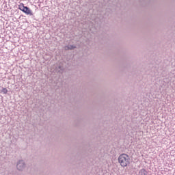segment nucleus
I'll return each mask as SVG.
<instances>
[{"label":"nucleus","mask_w":175,"mask_h":175,"mask_svg":"<svg viewBox=\"0 0 175 175\" xmlns=\"http://www.w3.org/2000/svg\"><path fill=\"white\" fill-rule=\"evenodd\" d=\"M19 10H21V12H23V13H25V14H27L28 16H32L33 14H32V10L29 9V8L27 6H24V3H21L18 5Z\"/></svg>","instance_id":"nucleus-2"},{"label":"nucleus","mask_w":175,"mask_h":175,"mask_svg":"<svg viewBox=\"0 0 175 175\" xmlns=\"http://www.w3.org/2000/svg\"><path fill=\"white\" fill-rule=\"evenodd\" d=\"M118 161L122 167H126V166L131 163L129 156L125 153L120 154Z\"/></svg>","instance_id":"nucleus-1"},{"label":"nucleus","mask_w":175,"mask_h":175,"mask_svg":"<svg viewBox=\"0 0 175 175\" xmlns=\"http://www.w3.org/2000/svg\"><path fill=\"white\" fill-rule=\"evenodd\" d=\"M27 165L25 164V161L24 160H19L16 163V168L19 172H23L24 169H25V167Z\"/></svg>","instance_id":"nucleus-3"},{"label":"nucleus","mask_w":175,"mask_h":175,"mask_svg":"<svg viewBox=\"0 0 175 175\" xmlns=\"http://www.w3.org/2000/svg\"><path fill=\"white\" fill-rule=\"evenodd\" d=\"M54 72L56 73H62V72H64V66L61 65L56 66Z\"/></svg>","instance_id":"nucleus-4"},{"label":"nucleus","mask_w":175,"mask_h":175,"mask_svg":"<svg viewBox=\"0 0 175 175\" xmlns=\"http://www.w3.org/2000/svg\"><path fill=\"white\" fill-rule=\"evenodd\" d=\"M139 175H148V172L145 169H141L139 172Z\"/></svg>","instance_id":"nucleus-5"},{"label":"nucleus","mask_w":175,"mask_h":175,"mask_svg":"<svg viewBox=\"0 0 175 175\" xmlns=\"http://www.w3.org/2000/svg\"><path fill=\"white\" fill-rule=\"evenodd\" d=\"M76 49V46L75 45H69L65 46V50H75Z\"/></svg>","instance_id":"nucleus-6"},{"label":"nucleus","mask_w":175,"mask_h":175,"mask_svg":"<svg viewBox=\"0 0 175 175\" xmlns=\"http://www.w3.org/2000/svg\"><path fill=\"white\" fill-rule=\"evenodd\" d=\"M1 92L2 94H4L5 95H6V94H8V89L3 88L2 90H1Z\"/></svg>","instance_id":"nucleus-7"}]
</instances>
